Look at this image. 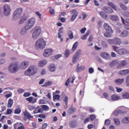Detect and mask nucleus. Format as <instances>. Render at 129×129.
<instances>
[{
  "label": "nucleus",
  "instance_id": "obj_1",
  "mask_svg": "<svg viewBox=\"0 0 129 129\" xmlns=\"http://www.w3.org/2000/svg\"><path fill=\"white\" fill-rule=\"evenodd\" d=\"M37 67L31 66L25 71V74L27 76H32V75H35L37 73Z\"/></svg>",
  "mask_w": 129,
  "mask_h": 129
},
{
  "label": "nucleus",
  "instance_id": "obj_2",
  "mask_svg": "<svg viewBox=\"0 0 129 129\" xmlns=\"http://www.w3.org/2000/svg\"><path fill=\"white\" fill-rule=\"evenodd\" d=\"M46 47V41L43 38L39 39L35 43L36 49H44Z\"/></svg>",
  "mask_w": 129,
  "mask_h": 129
},
{
  "label": "nucleus",
  "instance_id": "obj_3",
  "mask_svg": "<svg viewBox=\"0 0 129 129\" xmlns=\"http://www.w3.org/2000/svg\"><path fill=\"white\" fill-rule=\"evenodd\" d=\"M35 22H36V20L34 18H32L28 19L26 22V25L25 26V30H30V29H32L34 25H35Z\"/></svg>",
  "mask_w": 129,
  "mask_h": 129
},
{
  "label": "nucleus",
  "instance_id": "obj_4",
  "mask_svg": "<svg viewBox=\"0 0 129 129\" xmlns=\"http://www.w3.org/2000/svg\"><path fill=\"white\" fill-rule=\"evenodd\" d=\"M8 70L10 73H16L19 70V67L18 66V62L10 63L8 67Z\"/></svg>",
  "mask_w": 129,
  "mask_h": 129
},
{
  "label": "nucleus",
  "instance_id": "obj_5",
  "mask_svg": "<svg viewBox=\"0 0 129 129\" xmlns=\"http://www.w3.org/2000/svg\"><path fill=\"white\" fill-rule=\"evenodd\" d=\"M40 35H41V27L39 26L35 27L32 33V38L35 39H38Z\"/></svg>",
  "mask_w": 129,
  "mask_h": 129
},
{
  "label": "nucleus",
  "instance_id": "obj_6",
  "mask_svg": "<svg viewBox=\"0 0 129 129\" xmlns=\"http://www.w3.org/2000/svg\"><path fill=\"white\" fill-rule=\"evenodd\" d=\"M22 13H23V9H22L21 8H19L16 9L13 14L14 20H17L19 19L21 17Z\"/></svg>",
  "mask_w": 129,
  "mask_h": 129
},
{
  "label": "nucleus",
  "instance_id": "obj_7",
  "mask_svg": "<svg viewBox=\"0 0 129 129\" xmlns=\"http://www.w3.org/2000/svg\"><path fill=\"white\" fill-rule=\"evenodd\" d=\"M3 13L5 16L8 17L10 14L11 12V7L9 5H5L4 6L3 8Z\"/></svg>",
  "mask_w": 129,
  "mask_h": 129
},
{
  "label": "nucleus",
  "instance_id": "obj_8",
  "mask_svg": "<svg viewBox=\"0 0 129 129\" xmlns=\"http://www.w3.org/2000/svg\"><path fill=\"white\" fill-rule=\"evenodd\" d=\"M117 33L119 34L120 37L121 38H126L128 36V31H127L126 30H124L122 31H121V30L118 29L117 30Z\"/></svg>",
  "mask_w": 129,
  "mask_h": 129
},
{
  "label": "nucleus",
  "instance_id": "obj_9",
  "mask_svg": "<svg viewBox=\"0 0 129 129\" xmlns=\"http://www.w3.org/2000/svg\"><path fill=\"white\" fill-rule=\"evenodd\" d=\"M103 28L106 32H108L109 33H110V34H113V30H112L111 27H110L108 24L106 23H104Z\"/></svg>",
  "mask_w": 129,
  "mask_h": 129
},
{
  "label": "nucleus",
  "instance_id": "obj_10",
  "mask_svg": "<svg viewBox=\"0 0 129 129\" xmlns=\"http://www.w3.org/2000/svg\"><path fill=\"white\" fill-rule=\"evenodd\" d=\"M52 54H53V50L51 49H46L44 50L43 55L44 57H49Z\"/></svg>",
  "mask_w": 129,
  "mask_h": 129
},
{
  "label": "nucleus",
  "instance_id": "obj_11",
  "mask_svg": "<svg viewBox=\"0 0 129 129\" xmlns=\"http://www.w3.org/2000/svg\"><path fill=\"white\" fill-rule=\"evenodd\" d=\"M64 28L61 27L58 30V39H60V42H63V38H62V34H64V31L63 30Z\"/></svg>",
  "mask_w": 129,
  "mask_h": 129
},
{
  "label": "nucleus",
  "instance_id": "obj_12",
  "mask_svg": "<svg viewBox=\"0 0 129 129\" xmlns=\"http://www.w3.org/2000/svg\"><path fill=\"white\" fill-rule=\"evenodd\" d=\"M23 114L25 117L29 120H31V118H33V116L31 115V113L28 112L27 110L23 112Z\"/></svg>",
  "mask_w": 129,
  "mask_h": 129
},
{
  "label": "nucleus",
  "instance_id": "obj_13",
  "mask_svg": "<svg viewBox=\"0 0 129 129\" xmlns=\"http://www.w3.org/2000/svg\"><path fill=\"white\" fill-rule=\"evenodd\" d=\"M100 56L101 57H102V58H103V59H105V60H108V59L110 58V56L109 55V54L105 52H103L101 53Z\"/></svg>",
  "mask_w": 129,
  "mask_h": 129
},
{
  "label": "nucleus",
  "instance_id": "obj_14",
  "mask_svg": "<svg viewBox=\"0 0 129 129\" xmlns=\"http://www.w3.org/2000/svg\"><path fill=\"white\" fill-rule=\"evenodd\" d=\"M103 11L107 14H112L113 13L112 9L108 7H104L103 8Z\"/></svg>",
  "mask_w": 129,
  "mask_h": 129
},
{
  "label": "nucleus",
  "instance_id": "obj_15",
  "mask_svg": "<svg viewBox=\"0 0 129 129\" xmlns=\"http://www.w3.org/2000/svg\"><path fill=\"white\" fill-rule=\"evenodd\" d=\"M109 18L112 22H117V21L119 20L118 16L115 15H110L109 16Z\"/></svg>",
  "mask_w": 129,
  "mask_h": 129
},
{
  "label": "nucleus",
  "instance_id": "obj_16",
  "mask_svg": "<svg viewBox=\"0 0 129 129\" xmlns=\"http://www.w3.org/2000/svg\"><path fill=\"white\" fill-rule=\"evenodd\" d=\"M113 42L114 45H116L117 46H120V45L121 44V39H120V38L116 37L114 38Z\"/></svg>",
  "mask_w": 129,
  "mask_h": 129
},
{
  "label": "nucleus",
  "instance_id": "obj_17",
  "mask_svg": "<svg viewBox=\"0 0 129 129\" xmlns=\"http://www.w3.org/2000/svg\"><path fill=\"white\" fill-rule=\"evenodd\" d=\"M117 53L119 55H124L127 53V50L125 48H120L117 50Z\"/></svg>",
  "mask_w": 129,
  "mask_h": 129
},
{
  "label": "nucleus",
  "instance_id": "obj_18",
  "mask_svg": "<svg viewBox=\"0 0 129 129\" xmlns=\"http://www.w3.org/2000/svg\"><path fill=\"white\" fill-rule=\"evenodd\" d=\"M85 69V66H81L79 67V63H78L77 66V69L76 70V72H80V71H83Z\"/></svg>",
  "mask_w": 129,
  "mask_h": 129
},
{
  "label": "nucleus",
  "instance_id": "obj_19",
  "mask_svg": "<svg viewBox=\"0 0 129 129\" xmlns=\"http://www.w3.org/2000/svg\"><path fill=\"white\" fill-rule=\"evenodd\" d=\"M72 80H71V78H69L67 81H66L65 83V85L66 86H68L69 85V84H70V82H71V83H74V81L75 80V79L73 78H72Z\"/></svg>",
  "mask_w": 129,
  "mask_h": 129
},
{
  "label": "nucleus",
  "instance_id": "obj_20",
  "mask_svg": "<svg viewBox=\"0 0 129 129\" xmlns=\"http://www.w3.org/2000/svg\"><path fill=\"white\" fill-rule=\"evenodd\" d=\"M76 111V108L73 107L70 108L68 111L67 112L68 114H73V113H74Z\"/></svg>",
  "mask_w": 129,
  "mask_h": 129
},
{
  "label": "nucleus",
  "instance_id": "obj_21",
  "mask_svg": "<svg viewBox=\"0 0 129 129\" xmlns=\"http://www.w3.org/2000/svg\"><path fill=\"white\" fill-rule=\"evenodd\" d=\"M49 70L50 72H54L56 69V66L53 63H51L48 66Z\"/></svg>",
  "mask_w": 129,
  "mask_h": 129
},
{
  "label": "nucleus",
  "instance_id": "obj_22",
  "mask_svg": "<svg viewBox=\"0 0 129 129\" xmlns=\"http://www.w3.org/2000/svg\"><path fill=\"white\" fill-rule=\"evenodd\" d=\"M90 32H91L90 30H87L86 34L85 35L82 36V37H81V39L82 40H87V37H88V36H89V35L90 34Z\"/></svg>",
  "mask_w": 129,
  "mask_h": 129
},
{
  "label": "nucleus",
  "instance_id": "obj_23",
  "mask_svg": "<svg viewBox=\"0 0 129 129\" xmlns=\"http://www.w3.org/2000/svg\"><path fill=\"white\" fill-rule=\"evenodd\" d=\"M123 81H124V79L123 78L122 79H117V80H115L114 82L117 85H120L123 83Z\"/></svg>",
  "mask_w": 129,
  "mask_h": 129
},
{
  "label": "nucleus",
  "instance_id": "obj_24",
  "mask_svg": "<svg viewBox=\"0 0 129 129\" xmlns=\"http://www.w3.org/2000/svg\"><path fill=\"white\" fill-rule=\"evenodd\" d=\"M46 64H47V60L43 59L39 61L38 66H39V67H43L45 66Z\"/></svg>",
  "mask_w": 129,
  "mask_h": 129
},
{
  "label": "nucleus",
  "instance_id": "obj_25",
  "mask_svg": "<svg viewBox=\"0 0 129 129\" xmlns=\"http://www.w3.org/2000/svg\"><path fill=\"white\" fill-rule=\"evenodd\" d=\"M129 70H123L119 72L118 74L120 75H126V74H128Z\"/></svg>",
  "mask_w": 129,
  "mask_h": 129
},
{
  "label": "nucleus",
  "instance_id": "obj_26",
  "mask_svg": "<svg viewBox=\"0 0 129 129\" xmlns=\"http://www.w3.org/2000/svg\"><path fill=\"white\" fill-rule=\"evenodd\" d=\"M99 14L100 16L102 18V19H104V20L107 19V15H106V13L103 11H100L99 12Z\"/></svg>",
  "mask_w": 129,
  "mask_h": 129
},
{
  "label": "nucleus",
  "instance_id": "obj_27",
  "mask_svg": "<svg viewBox=\"0 0 129 129\" xmlns=\"http://www.w3.org/2000/svg\"><path fill=\"white\" fill-rule=\"evenodd\" d=\"M75 13L73 14L71 21V22H74L75 19L77 18V16H78V12H76V10H74Z\"/></svg>",
  "mask_w": 129,
  "mask_h": 129
},
{
  "label": "nucleus",
  "instance_id": "obj_28",
  "mask_svg": "<svg viewBox=\"0 0 129 129\" xmlns=\"http://www.w3.org/2000/svg\"><path fill=\"white\" fill-rule=\"evenodd\" d=\"M121 19L122 23L124 25V28L125 29V30H129V24H126L125 23V21H124V19H123V18L121 17Z\"/></svg>",
  "mask_w": 129,
  "mask_h": 129
},
{
  "label": "nucleus",
  "instance_id": "obj_29",
  "mask_svg": "<svg viewBox=\"0 0 129 129\" xmlns=\"http://www.w3.org/2000/svg\"><path fill=\"white\" fill-rule=\"evenodd\" d=\"M13 104H14V100L12 98H10L8 100L7 107L11 108V107L13 106Z\"/></svg>",
  "mask_w": 129,
  "mask_h": 129
},
{
  "label": "nucleus",
  "instance_id": "obj_30",
  "mask_svg": "<svg viewBox=\"0 0 129 129\" xmlns=\"http://www.w3.org/2000/svg\"><path fill=\"white\" fill-rule=\"evenodd\" d=\"M108 6H109V7L112 8V9H113L115 11L117 10V8L116 7V6H115V5H114V4L111 2H108Z\"/></svg>",
  "mask_w": 129,
  "mask_h": 129
},
{
  "label": "nucleus",
  "instance_id": "obj_31",
  "mask_svg": "<svg viewBox=\"0 0 129 129\" xmlns=\"http://www.w3.org/2000/svg\"><path fill=\"white\" fill-rule=\"evenodd\" d=\"M70 55V50L69 49H66L64 51V55L65 58H68Z\"/></svg>",
  "mask_w": 129,
  "mask_h": 129
},
{
  "label": "nucleus",
  "instance_id": "obj_32",
  "mask_svg": "<svg viewBox=\"0 0 129 129\" xmlns=\"http://www.w3.org/2000/svg\"><path fill=\"white\" fill-rule=\"evenodd\" d=\"M127 64V63H126V60H122L119 63V66H118L117 67V68H120V67H123L125 66Z\"/></svg>",
  "mask_w": 129,
  "mask_h": 129
},
{
  "label": "nucleus",
  "instance_id": "obj_33",
  "mask_svg": "<svg viewBox=\"0 0 129 129\" xmlns=\"http://www.w3.org/2000/svg\"><path fill=\"white\" fill-rule=\"evenodd\" d=\"M77 47H78V42L77 41L73 45V47L71 49V51L72 52H74V51H75V50H76V49L77 48Z\"/></svg>",
  "mask_w": 129,
  "mask_h": 129
},
{
  "label": "nucleus",
  "instance_id": "obj_34",
  "mask_svg": "<svg viewBox=\"0 0 129 129\" xmlns=\"http://www.w3.org/2000/svg\"><path fill=\"white\" fill-rule=\"evenodd\" d=\"M119 98H120V97L117 95H113L111 97V99L112 100H113V101H115V100H118Z\"/></svg>",
  "mask_w": 129,
  "mask_h": 129
},
{
  "label": "nucleus",
  "instance_id": "obj_35",
  "mask_svg": "<svg viewBox=\"0 0 129 129\" xmlns=\"http://www.w3.org/2000/svg\"><path fill=\"white\" fill-rule=\"evenodd\" d=\"M68 36L71 39H72L73 38H74V36H73V32L71 30H69L68 31Z\"/></svg>",
  "mask_w": 129,
  "mask_h": 129
},
{
  "label": "nucleus",
  "instance_id": "obj_36",
  "mask_svg": "<svg viewBox=\"0 0 129 129\" xmlns=\"http://www.w3.org/2000/svg\"><path fill=\"white\" fill-rule=\"evenodd\" d=\"M118 64V62L116 60H113L112 62L110 63V67H113V66H115Z\"/></svg>",
  "mask_w": 129,
  "mask_h": 129
},
{
  "label": "nucleus",
  "instance_id": "obj_37",
  "mask_svg": "<svg viewBox=\"0 0 129 129\" xmlns=\"http://www.w3.org/2000/svg\"><path fill=\"white\" fill-rule=\"evenodd\" d=\"M79 60V57L77 55H74L73 57V63H75Z\"/></svg>",
  "mask_w": 129,
  "mask_h": 129
},
{
  "label": "nucleus",
  "instance_id": "obj_38",
  "mask_svg": "<svg viewBox=\"0 0 129 129\" xmlns=\"http://www.w3.org/2000/svg\"><path fill=\"white\" fill-rule=\"evenodd\" d=\"M122 122L123 123H129V116L123 118Z\"/></svg>",
  "mask_w": 129,
  "mask_h": 129
},
{
  "label": "nucleus",
  "instance_id": "obj_39",
  "mask_svg": "<svg viewBox=\"0 0 129 129\" xmlns=\"http://www.w3.org/2000/svg\"><path fill=\"white\" fill-rule=\"evenodd\" d=\"M52 85V82H45V84L42 85V87H48V86H51Z\"/></svg>",
  "mask_w": 129,
  "mask_h": 129
},
{
  "label": "nucleus",
  "instance_id": "obj_40",
  "mask_svg": "<svg viewBox=\"0 0 129 129\" xmlns=\"http://www.w3.org/2000/svg\"><path fill=\"white\" fill-rule=\"evenodd\" d=\"M81 54H82V50L81 49H79L77 50L75 55L79 58V57L81 56Z\"/></svg>",
  "mask_w": 129,
  "mask_h": 129
},
{
  "label": "nucleus",
  "instance_id": "obj_41",
  "mask_svg": "<svg viewBox=\"0 0 129 129\" xmlns=\"http://www.w3.org/2000/svg\"><path fill=\"white\" fill-rule=\"evenodd\" d=\"M113 121L116 125H119L120 124V121L118 118H114Z\"/></svg>",
  "mask_w": 129,
  "mask_h": 129
},
{
  "label": "nucleus",
  "instance_id": "obj_42",
  "mask_svg": "<svg viewBox=\"0 0 129 129\" xmlns=\"http://www.w3.org/2000/svg\"><path fill=\"white\" fill-rule=\"evenodd\" d=\"M29 65V62L27 61H24L21 63V66L24 67V68H26Z\"/></svg>",
  "mask_w": 129,
  "mask_h": 129
},
{
  "label": "nucleus",
  "instance_id": "obj_43",
  "mask_svg": "<svg viewBox=\"0 0 129 129\" xmlns=\"http://www.w3.org/2000/svg\"><path fill=\"white\" fill-rule=\"evenodd\" d=\"M101 45L103 48L106 49L107 48V43L105 41H102L101 42Z\"/></svg>",
  "mask_w": 129,
  "mask_h": 129
},
{
  "label": "nucleus",
  "instance_id": "obj_44",
  "mask_svg": "<svg viewBox=\"0 0 129 129\" xmlns=\"http://www.w3.org/2000/svg\"><path fill=\"white\" fill-rule=\"evenodd\" d=\"M21 108L18 107L15 109L14 111V113L15 114H19V113H21Z\"/></svg>",
  "mask_w": 129,
  "mask_h": 129
},
{
  "label": "nucleus",
  "instance_id": "obj_45",
  "mask_svg": "<svg viewBox=\"0 0 129 129\" xmlns=\"http://www.w3.org/2000/svg\"><path fill=\"white\" fill-rule=\"evenodd\" d=\"M122 97L124 99H127L129 98V93H125L122 94Z\"/></svg>",
  "mask_w": 129,
  "mask_h": 129
},
{
  "label": "nucleus",
  "instance_id": "obj_46",
  "mask_svg": "<svg viewBox=\"0 0 129 129\" xmlns=\"http://www.w3.org/2000/svg\"><path fill=\"white\" fill-rule=\"evenodd\" d=\"M60 98V95H53V101H55V100H58Z\"/></svg>",
  "mask_w": 129,
  "mask_h": 129
},
{
  "label": "nucleus",
  "instance_id": "obj_47",
  "mask_svg": "<svg viewBox=\"0 0 129 129\" xmlns=\"http://www.w3.org/2000/svg\"><path fill=\"white\" fill-rule=\"evenodd\" d=\"M70 126L72 127V128H75V127H76V124L74 123V121H72L70 123Z\"/></svg>",
  "mask_w": 129,
  "mask_h": 129
},
{
  "label": "nucleus",
  "instance_id": "obj_48",
  "mask_svg": "<svg viewBox=\"0 0 129 129\" xmlns=\"http://www.w3.org/2000/svg\"><path fill=\"white\" fill-rule=\"evenodd\" d=\"M111 123V121L110 120L107 119L105 120L104 124L105 125H109Z\"/></svg>",
  "mask_w": 129,
  "mask_h": 129
},
{
  "label": "nucleus",
  "instance_id": "obj_49",
  "mask_svg": "<svg viewBox=\"0 0 129 129\" xmlns=\"http://www.w3.org/2000/svg\"><path fill=\"white\" fill-rule=\"evenodd\" d=\"M120 7L124 11H126L127 10V7H126V6H125L124 5H123V4H122L121 3L120 4Z\"/></svg>",
  "mask_w": 129,
  "mask_h": 129
},
{
  "label": "nucleus",
  "instance_id": "obj_50",
  "mask_svg": "<svg viewBox=\"0 0 129 129\" xmlns=\"http://www.w3.org/2000/svg\"><path fill=\"white\" fill-rule=\"evenodd\" d=\"M111 34L112 33H110V32H105L104 34V37H106V38H109V37H110V36H111Z\"/></svg>",
  "mask_w": 129,
  "mask_h": 129
},
{
  "label": "nucleus",
  "instance_id": "obj_51",
  "mask_svg": "<svg viewBox=\"0 0 129 129\" xmlns=\"http://www.w3.org/2000/svg\"><path fill=\"white\" fill-rule=\"evenodd\" d=\"M120 112V110H118L114 111L113 112L114 116H117V115H118V114H119Z\"/></svg>",
  "mask_w": 129,
  "mask_h": 129
},
{
  "label": "nucleus",
  "instance_id": "obj_52",
  "mask_svg": "<svg viewBox=\"0 0 129 129\" xmlns=\"http://www.w3.org/2000/svg\"><path fill=\"white\" fill-rule=\"evenodd\" d=\"M112 48L113 49V50L114 51H115V52H116L117 53V51H118V49L119 48V47H118L115 45H112Z\"/></svg>",
  "mask_w": 129,
  "mask_h": 129
},
{
  "label": "nucleus",
  "instance_id": "obj_53",
  "mask_svg": "<svg viewBox=\"0 0 129 129\" xmlns=\"http://www.w3.org/2000/svg\"><path fill=\"white\" fill-rule=\"evenodd\" d=\"M114 39H108L107 42L108 44H110V45H114V42H113Z\"/></svg>",
  "mask_w": 129,
  "mask_h": 129
},
{
  "label": "nucleus",
  "instance_id": "obj_54",
  "mask_svg": "<svg viewBox=\"0 0 129 129\" xmlns=\"http://www.w3.org/2000/svg\"><path fill=\"white\" fill-rule=\"evenodd\" d=\"M28 108L29 110H34L35 107L34 106L29 105L28 106Z\"/></svg>",
  "mask_w": 129,
  "mask_h": 129
},
{
  "label": "nucleus",
  "instance_id": "obj_55",
  "mask_svg": "<svg viewBox=\"0 0 129 129\" xmlns=\"http://www.w3.org/2000/svg\"><path fill=\"white\" fill-rule=\"evenodd\" d=\"M64 101L66 106H68V97L66 96L64 97Z\"/></svg>",
  "mask_w": 129,
  "mask_h": 129
},
{
  "label": "nucleus",
  "instance_id": "obj_56",
  "mask_svg": "<svg viewBox=\"0 0 129 129\" xmlns=\"http://www.w3.org/2000/svg\"><path fill=\"white\" fill-rule=\"evenodd\" d=\"M42 108L44 110H46V109H49V106H47V105H42Z\"/></svg>",
  "mask_w": 129,
  "mask_h": 129
},
{
  "label": "nucleus",
  "instance_id": "obj_57",
  "mask_svg": "<svg viewBox=\"0 0 129 129\" xmlns=\"http://www.w3.org/2000/svg\"><path fill=\"white\" fill-rule=\"evenodd\" d=\"M94 73V69L93 68H90L89 69V73L90 74H92V73Z\"/></svg>",
  "mask_w": 129,
  "mask_h": 129
},
{
  "label": "nucleus",
  "instance_id": "obj_58",
  "mask_svg": "<svg viewBox=\"0 0 129 129\" xmlns=\"http://www.w3.org/2000/svg\"><path fill=\"white\" fill-rule=\"evenodd\" d=\"M17 91L20 94H21L24 93V92H25V90H24L23 89H19Z\"/></svg>",
  "mask_w": 129,
  "mask_h": 129
},
{
  "label": "nucleus",
  "instance_id": "obj_59",
  "mask_svg": "<svg viewBox=\"0 0 129 129\" xmlns=\"http://www.w3.org/2000/svg\"><path fill=\"white\" fill-rule=\"evenodd\" d=\"M90 118L91 120L93 121V120H94V119H95V115H94V114H91V115H90Z\"/></svg>",
  "mask_w": 129,
  "mask_h": 129
},
{
  "label": "nucleus",
  "instance_id": "obj_60",
  "mask_svg": "<svg viewBox=\"0 0 129 129\" xmlns=\"http://www.w3.org/2000/svg\"><path fill=\"white\" fill-rule=\"evenodd\" d=\"M13 112L12 109H7L6 114H11Z\"/></svg>",
  "mask_w": 129,
  "mask_h": 129
},
{
  "label": "nucleus",
  "instance_id": "obj_61",
  "mask_svg": "<svg viewBox=\"0 0 129 129\" xmlns=\"http://www.w3.org/2000/svg\"><path fill=\"white\" fill-rule=\"evenodd\" d=\"M88 41L90 42H93V36L92 35L89 36Z\"/></svg>",
  "mask_w": 129,
  "mask_h": 129
},
{
  "label": "nucleus",
  "instance_id": "obj_62",
  "mask_svg": "<svg viewBox=\"0 0 129 129\" xmlns=\"http://www.w3.org/2000/svg\"><path fill=\"white\" fill-rule=\"evenodd\" d=\"M86 31V28H85V27H84L83 28H82L80 30V32L81 33V34H84V33H85Z\"/></svg>",
  "mask_w": 129,
  "mask_h": 129
},
{
  "label": "nucleus",
  "instance_id": "obj_63",
  "mask_svg": "<svg viewBox=\"0 0 129 129\" xmlns=\"http://www.w3.org/2000/svg\"><path fill=\"white\" fill-rule=\"evenodd\" d=\"M19 126H20V123H15V124L14 125V129H18V127H19Z\"/></svg>",
  "mask_w": 129,
  "mask_h": 129
},
{
  "label": "nucleus",
  "instance_id": "obj_64",
  "mask_svg": "<svg viewBox=\"0 0 129 129\" xmlns=\"http://www.w3.org/2000/svg\"><path fill=\"white\" fill-rule=\"evenodd\" d=\"M124 17H126V18L129 17V12H125L123 14Z\"/></svg>",
  "mask_w": 129,
  "mask_h": 129
}]
</instances>
